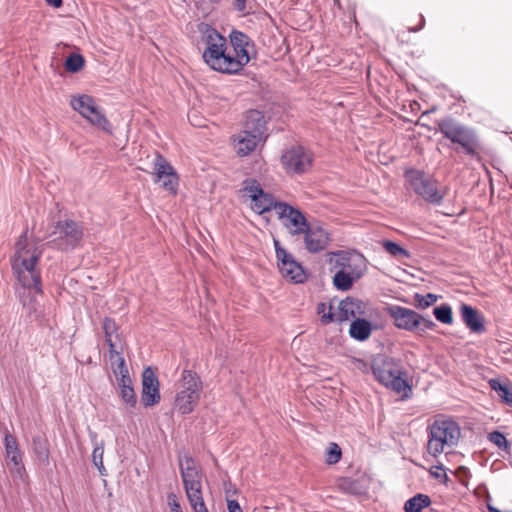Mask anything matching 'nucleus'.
I'll return each instance as SVG.
<instances>
[{"label": "nucleus", "mask_w": 512, "mask_h": 512, "mask_svg": "<svg viewBox=\"0 0 512 512\" xmlns=\"http://www.w3.org/2000/svg\"><path fill=\"white\" fill-rule=\"evenodd\" d=\"M325 462L328 465H334L338 463L342 457V450L340 446L335 442H330L325 451Z\"/></svg>", "instance_id": "nucleus-38"}, {"label": "nucleus", "mask_w": 512, "mask_h": 512, "mask_svg": "<svg viewBox=\"0 0 512 512\" xmlns=\"http://www.w3.org/2000/svg\"><path fill=\"white\" fill-rule=\"evenodd\" d=\"M362 304V301L356 298L346 297L339 303V315L338 318H336V321L343 322L351 318H357V315L364 313Z\"/></svg>", "instance_id": "nucleus-21"}, {"label": "nucleus", "mask_w": 512, "mask_h": 512, "mask_svg": "<svg viewBox=\"0 0 512 512\" xmlns=\"http://www.w3.org/2000/svg\"><path fill=\"white\" fill-rule=\"evenodd\" d=\"M195 46L203 62L213 71L225 74L227 39L214 26L201 22L197 25Z\"/></svg>", "instance_id": "nucleus-2"}, {"label": "nucleus", "mask_w": 512, "mask_h": 512, "mask_svg": "<svg viewBox=\"0 0 512 512\" xmlns=\"http://www.w3.org/2000/svg\"><path fill=\"white\" fill-rule=\"evenodd\" d=\"M234 7L239 12L244 11L246 8V0H234Z\"/></svg>", "instance_id": "nucleus-50"}, {"label": "nucleus", "mask_w": 512, "mask_h": 512, "mask_svg": "<svg viewBox=\"0 0 512 512\" xmlns=\"http://www.w3.org/2000/svg\"><path fill=\"white\" fill-rule=\"evenodd\" d=\"M169 505L171 507V512H183L174 494L169 495Z\"/></svg>", "instance_id": "nucleus-48"}, {"label": "nucleus", "mask_w": 512, "mask_h": 512, "mask_svg": "<svg viewBox=\"0 0 512 512\" xmlns=\"http://www.w3.org/2000/svg\"><path fill=\"white\" fill-rule=\"evenodd\" d=\"M406 178L416 195L427 203L439 206L442 204L446 191L439 189L438 181L424 171L412 169L406 173Z\"/></svg>", "instance_id": "nucleus-7"}, {"label": "nucleus", "mask_w": 512, "mask_h": 512, "mask_svg": "<svg viewBox=\"0 0 512 512\" xmlns=\"http://www.w3.org/2000/svg\"><path fill=\"white\" fill-rule=\"evenodd\" d=\"M357 483L354 480H351L349 478L343 479L341 483L342 488L352 489V486L356 485Z\"/></svg>", "instance_id": "nucleus-51"}, {"label": "nucleus", "mask_w": 512, "mask_h": 512, "mask_svg": "<svg viewBox=\"0 0 512 512\" xmlns=\"http://www.w3.org/2000/svg\"><path fill=\"white\" fill-rule=\"evenodd\" d=\"M302 235L306 250L313 254L325 250L330 242V234L318 224H311Z\"/></svg>", "instance_id": "nucleus-18"}, {"label": "nucleus", "mask_w": 512, "mask_h": 512, "mask_svg": "<svg viewBox=\"0 0 512 512\" xmlns=\"http://www.w3.org/2000/svg\"><path fill=\"white\" fill-rule=\"evenodd\" d=\"M89 436L91 438V441L95 444L94 449L92 451V462L98 469L99 474L101 476H106L107 471L103 465L104 442H98L97 434L93 431H89Z\"/></svg>", "instance_id": "nucleus-27"}, {"label": "nucleus", "mask_w": 512, "mask_h": 512, "mask_svg": "<svg viewBox=\"0 0 512 512\" xmlns=\"http://www.w3.org/2000/svg\"><path fill=\"white\" fill-rule=\"evenodd\" d=\"M420 19H421V22H420L419 27L411 28L410 29L411 32H418V31H420L424 27V25H425V18H424V16L420 15Z\"/></svg>", "instance_id": "nucleus-53"}, {"label": "nucleus", "mask_w": 512, "mask_h": 512, "mask_svg": "<svg viewBox=\"0 0 512 512\" xmlns=\"http://www.w3.org/2000/svg\"><path fill=\"white\" fill-rule=\"evenodd\" d=\"M117 382L119 387L132 386V379L128 373L118 374Z\"/></svg>", "instance_id": "nucleus-46"}, {"label": "nucleus", "mask_w": 512, "mask_h": 512, "mask_svg": "<svg viewBox=\"0 0 512 512\" xmlns=\"http://www.w3.org/2000/svg\"><path fill=\"white\" fill-rule=\"evenodd\" d=\"M435 123V131L440 132L452 144L458 145L463 153L468 156H475L478 153L479 137L473 128L451 116L438 119Z\"/></svg>", "instance_id": "nucleus-3"}, {"label": "nucleus", "mask_w": 512, "mask_h": 512, "mask_svg": "<svg viewBox=\"0 0 512 512\" xmlns=\"http://www.w3.org/2000/svg\"><path fill=\"white\" fill-rule=\"evenodd\" d=\"M487 439L493 443L495 446H497L500 450L508 451L510 448L509 442L504 435V433L500 431H492L488 433Z\"/></svg>", "instance_id": "nucleus-39"}, {"label": "nucleus", "mask_w": 512, "mask_h": 512, "mask_svg": "<svg viewBox=\"0 0 512 512\" xmlns=\"http://www.w3.org/2000/svg\"><path fill=\"white\" fill-rule=\"evenodd\" d=\"M431 475L434 477V478H440V473L438 471H434L431 469L430 471Z\"/></svg>", "instance_id": "nucleus-55"}, {"label": "nucleus", "mask_w": 512, "mask_h": 512, "mask_svg": "<svg viewBox=\"0 0 512 512\" xmlns=\"http://www.w3.org/2000/svg\"><path fill=\"white\" fill-rule=\"evenodd\" d=\"M267 121L264 114L259 110H249L245 117V129L247 133L264 135L266 132Z\"/></svg>", "instance_id": "nucleus-22"}, {"label": "nucleus", "mask_w": 512, "mask_h": 512, "mask_svg": "<svg viewBox=\"0 0 512 512\" xmlns=\"http://www.w3.org/2000/svg\"><path fill=\"white\" fill-rule=\"evenodd\" d=\"M373 324L365 318H355L349 328V335L352 339L363 342L369 339L373 331Z\"/></svg>", "instance_id": "nucleus-24"}, {"label": "nucleus", "mask_w": 512, "mask_h": 512, "mask_svg": "<svg viewBox=\"0 0 512 512\" xmlns=\"http://www.w3.org/2000/svg\"><path fill=\"white\" fill-rule=\"evenodd\" d=\"M122 401L129 407L134 408L137 404V396L132 386L119 387Z\"/></svg>", "instance_id": "nucleus-41"}, {"label": "nucleus", "mask_w": 512, "mask_h": 512, "mask_svg": "<svg viewBox=\"0 0 512 512\" xmlns=\"http://www.w3.org/2000/svg\"><path fill=\"white\" fill-rule=\"evenodd\" d=\"M460 312L462 321L471 332L477 334L485 332L484 317L476 308L468 304H462Z\"/></svg>", "instance_id": "nucleus-20"}, {"label": "nucleus", "mask_w": 512, "mask_h": 512, "mask_svg": "<svg viewBox=\"0 0 512 512\" xmlns=\"http://www.w3.org/2000/svg\"><path fill=\"white\" fill-rule=\"evenodd\" d=\"M278 211L279 219L284 220V226L290 230L291 235H302L311 225L305 214L298 208L284 202Z\"/></svg>", "instance_id": "nucleus-14"}, {"label": "nucleus", "mask_w": 512, "mask_h": 512, "mask_svg": "<svg viewBox=\"0 0 512 512\" xmlns=\"http://www.w3.org/2000/svg\"><path fill=\"white\" fill-rule=\"evenodd\" d=\"M330 271H343L345 273L363 276L366 271V259L358 251L339 250L331 253L329 258Z\"/></svg>", "instance_id": "nucleus-11"}, {"label": "nucleus", "mask_w": 512, "mask_h": 512, "mask_svg": "<svg viewBox=\"0 0 512 512\" xmlns=\"http://www.w3.org/2000/svg\"><path fill=\"white\" fill-rule=\"evenodd\" d=\"M242 191L252 200H256L257 197H261L265 191L261 184L255 178H246L242 182Z\"/></svg>", "instance_id": "nucleus-34"}, {"label": "nucleus", "mask_w": 512, "mask_h": 512, "mask_svg": "<svg viewBox=\"0 0 512 512\" xmlns=\"http://www.w3.org/2000/svg\"><path fill=\"white\" fill-rule=\"evenodd\" d=\"M110 361L113 366V372L116 376H118V374L129 372L125 363V359L119 351H117V354H114L113 360Z\"/></svg>", "instance_id": "nucleus-42"}, {"label": "nucleus", "mask_w": 512, "mask_h": 512, "mask_svg": "<svg viewBox=\"0 0 512 512\" xmlns=\"http://www.w3.org/2000/svg\"><path fill=\"white\" fill-rule=\"evenodd\" d=\"M262 137L263 135L247 133L243 130L242 136L238 140L237 154L244 157L252 153L257 148Z\"/></svg>", "instance_id": "nucleus-25"}, {"label": "nucleus", "mask_w": 512, "mask_h": 512, "mask_svg": "<svg viewBox=\"0 0 512 512\" xmlns=\"http://www.w3.org/2000/svg\"><path fill=\"white\" fill-rule=\"evenodd\" d=\"M180 473L184 488H202V471L191 456H184L180 459Z\"/></svg>", "instance_id": "nucleus-19"}, {"label": "nucleus", "mask_w": 512, "mask_h": 512, "mask_svg": "<svg viewBox=\"0 0 512 512\" xmlns=\"http://www.w3.org/2000/svg\"><path fill=\"white\" fill-rule=\"evenodd\" d=\"M221 0H200L196 6L197 9L202 12L203 15H209L217 5H219Z\"/></svg>", "instance_id": "nucleus-44"}, {"label": "nucleus", "mask_w": 512, "mask_h": 512, "mask_svg": "<svg viewBox=\"0 0 512 512\" xmlns=\"http://www.w3.org/2000/svg\"><path fill=\"white\" fill-rule=\"evenodd\" d=\"M153 163L155 181L161 182L164 189L176 194L179 178L173 166L160 153H156Z\"/></svg>", "instance_id": "nucleus-16"}, {"label": "nucleus", "mask_w": 512, "mask_h": 512, "mask_svg": "<svg viewBox=\"0 0 512 512\" xmlns=\"http://www.w3.org/2000/svg\"><path fill=\"white\" fill-rule=\"evenodd\" d=\"M228 512H243L237 500L227 499Z\"/></svg>", "instance_id": "nucleus-47"}, {"label": "nucleus", "mask_w": 512, "mask_h": 512, "mask_svg": "<svg viewBox=\"0 0 512 512\" xmlns=\"http://www.w3.org/2000/svg\"><path fill=\"white\" fill-rule=\"evenodd\" d=\"M85 65L84 57L79 53H71L64 62L65 70L69 73L79 72Z\"/></svg>", "instance_id": "nucleus-35"}, {"label": "nucleus", "mask_w": 512, "mask_h": 512, "mask_svg": "<svg viewBox=\"0 0 512 512\" xmlns=\"http://www.w3.org/2000/svg\"><path fill=\"white\" fill-rule=\"evenodd\" d=\"M333 273L332 283L339 291H348L352 288L353 284L362 276H355L343 271H330Z\"/></svg>", "instance_id": "nucleus-30"}, {"label": "nucleus", "mask_w": 512, "mask_h": 512, "mask_svg": "<svg viewBox=\"0 0 512 512\" xmlns=\"http://www.w3.org/2000/svg\"><path fill=\"white\" fill-rule=\"evenodd\" d=\"M103 331L105 342L109 347V359L113 360L114 354H117L116 344L112 340V336L117 334V325L114 319L105 317L103 320Z\"/></svg>", "instance_id": "nucleus-31"}, {"label": "nucleus", "mask_w": 512, "mask_h": 512, "mask_svg": "<svg viewBox=\"0 0 512 512\" xmlns=\"http://www.w3.org/2000/svg\"><path fill=\"white\" fill-rule=\"evenodd\" d=\"M433 314L435 318L443 323V324H452L453 323V314L452 308L448 304H442L433 309Z\"/></svg>", "instance_id": "nucleus-37"}, {"label": "nucleus", "mask_w": 512, "mask_h": 512, "mask_svg": "<svg viewBox=\"0 0 512 512\" xmlns=\"http://www.w3.org/2000/svg\"><path fill=\"white\" fill-rule=\"evenodd\" d=\"M371 372L374 378L383 386L396 393L406 389L411 390L406 379L404 368L399 360L384 354H377L371 361Z\"/></svg>", "instance_id": "nucleus-4"}, {"label": "nucleus", "mask_w": 512, "mask_h": 512, "mask_svg": "<svg viewBox=\"0 0 512 512\" xmlns=\"http://www.w3.org/2000/svg\"><path fill=\"white\" fill-rule=\"evenodd\" d=\"M182 388L176 395L175 408L182 415L190 414L200 399L202 382L197 373L191 370L182 372Z\"/></svg>", "instance_id": "nucleus-9"}, {"label": "nucleus", "mask_w": 512, "mask_h": 512, "mask_svg": "<svg viewBox=\"0 0 512 512\" xmlns=\"http://www.w3.org/2000/svg\"><path fill=\"white\" fill-rule=\"evenodd\" d=\"M432 469L441 470V471H444V470H445V469H444V466H443V464H442V463H438L437 465H434V466L432 467Z\"/></svg>", "instance_id": "nucleus-54"}, {"label": "nucleus", "mask_w": 512, "mask_h": 512, "mask_svg": "<svg viewBox=\"0 0 512 512\" xmlns=\"http://www.w3.org/2000/svg\"><path fill=\"white\" fill-rule=\"evenodd\" d=\"M32 450L40 463H49V443L48 440L40 435L32 438Z\"/></svg>", "instance_id": "nucleus-29"}, {"label": "nucleus", "mask_w": 512, "mask_h": 512, "mask_svg": "<svg viewBox=\"0 0 512 512\" xmlns=\"http://www.w3.org/2000/svg\"><path fill=\"white\" fill-rule=\"evenodd\" d=\"M355 367L363 373H368L371 370V363L363 359H354Z\"/></svg>", "instance_id": "nucleus-45"}, {"label": "nucleus", "mask_w": 512, "mask_h": 512, "mask_svg": "<svg viewBox=\"0 0 512 512\" xmlns=\"http://www.w3.org/2000/svg\"><path fill=\"white\" fill-rule=\"evenodd\" d=\"M280 161L288 173L301 175L311 168L313 156L302 145H293L283 152Z\"/></svg>", "instance_id": "nucleus-12"}, {"label": "nucleus", "mask_w": 512, "mask_h": 512, "mask_svg": "<svg viewBox=\"0 0 512 512\" xmlns=\"http://www.w3.org/2000/svg\"><path fill=\"white\" fill-rule=\"evenodd\" d=\"M317 313L322 314L321 322L322 324H328L336 321L335 314L332 312V305H329L328 313H325L326 304L324 302H320L317 304Z\"/></svg>", "instance_id": "nucleus-43"}, {"label": "nucleus", "mask_w": 512, "mask_h": 512, "mask_svg": "<svg viewBox=\"0 0 512 512\" xmlns=\"http://www.w3.org/2000/svg\"><path fill=\"white\" fill-rule=\"evenodd\" d=\"M72 108L79 112L90 123L100 128L108 124L106 117L99 111L94 99L89 95L73 97L70 101Z\"/></svg>", "instance_id": "nucleus-15"}, {"label": "nucleus", "mask_w": 512, "mask_h": 512, "mask_svg": "<svg viewBox=\"0 0 512 512\" xmlns=\"http://www.w3.org/2000/svg\"><path fill=\"white\" fill-rule=\"evenodd\" d=\"M4 446L7 459L13 465H18L19 462L22 461V454L17 439L7 432L4 437Z\"/></svg>", "instance_id": "nucleus-28"}, {"label": "nucleus", "mask_w": 512, "mask_h": 512, "mask_svg": "<svg viewBox=\"0 0 512 512\" xmlns=\"http://www.w3.org/2000/svg\"><path fill=\"white\" fill-rule=\"evenodd\" d=\"M54 238L50 241L53 247L60 251H71L80 246L84 230L83 226L71 219L59 220L51 233Z\"/></svg>", "instance_id": "nucleus-10"}, {"label": "nucleus", "mask_w": 512, "mask_h": 512, "mask_svg": "<svg viewBox=\"0 0 512 512\" xmlns=\"http://www.w3.org/2000/svg\"><path fill=\"white\" fill-rule=\"evenodd\" d=\"M274 246L278 267L282 276L296 284L303 283L306 280V274L302 265L286 249L281 247L278 240H274Z\"/></svg>", "instance_id": "nucleus-13"}, {"label": "nucleus", "mask_w": 512, "mask_h": 512, "mask_svg": "<svg viewBox=\"0 0 512 512\" xmlns=\"http://www.w3.org/2000/svg\"><path fill=\"white\" fill-rule=\"evenodd\" d=\"M13 466H14V468L11 471L13 476H17L20 479H22L23 476L25 475V467H24L22 461H20L18 465H13Z\"/></svg>", "instance_id": "nucleus-49"}, {"label": "nucleus", "mask_w": 512, "mask_h": 512, "mask_svg": "<svg viewBox=\"0 0 512 512\" xmlns=\"http://www.w3.org/2000/svg\"><path fill=\"white\" fill-rule=\"evenodd\" d=\"M231 50L226 48L225 74H239L249 63L250 50L254 48L251 38L242 31L233 29L229 34Z\"/></svg>", "instance_id": "nucleus-6"}, {"label": "nucleus", "mask_w": 512, "mask_h": 512, "mask_svg": "<svg viewBox=\"0 0 512 512\" xmlns=\"http://www.w3.org/2000/svg\"><path fill=\"white\" fill-rule=\"evenodd\" d=\"M382 246L385 249V251L393 257H398V258H409L410 257V252L394 241L384 240L382 242Z\"/></svg>", "instance_id": "nucleus-36"}, {"label": "nucleus", "mask_w": 512, "mask_h": 512, "mask_svg": "<svg viewBox=\"0 0 512 512\" xmlns=\"http://www.w3.org/2000/svg\"><path fill=\"white\" fill-rule=\"evenodd\" d=\"M41 252L36 248L27 246L26 233H23L16 243L15 254L12 259V270L22 287L34 289L38 294L43 292L41 273L36 268Z\"/></svg>", "instance_id": "nucleus-1"}, {"label": "nucleus", "mask_w": 512, "mask_h": 512, "mask_svg": "<svg viewBox=\"0 0 512 512\" xmlns=\"http://www.w3.org/2000/svg\"><path fill=\"white\" fill-rule=\"evenodd\" d=\"M185 491L194 512H208L203 499L202 488H188Z\"/></svg>", "instance_id": "nucleus-33"}, {"label": "nucleus", "mask_w": 512, "mask_h": 512, "mask_svg": "<svg viewBox=\"0 0 512 512\" xmlns=\"http://www.w3.org/2000/svg\"><path fill=\"white\" fill-rule=\"evenodd\" d=\"M488 385L505 405L512 407V382L509 379L491 378Z\"/></svg>", "instance_id": "nucleus-23"}, {"label": "nucleus", "mask_w": 512, "mask_h": 512, "mask_svg": "<svg viewBox=\"0 0 512 512\" xmlns=\"http://www.w3.org/2000/svg\"><path fill=\"white\" fill-rule=\"evenodd\" d=\"M461 432L460 427L452 419H436L428 426L427 451L437 458L446 449H452L458 444Z\"/></svg>", "instance_id": "nucleus-5"}, {"label": "nucleus", "mask_w": 512, "mask_h": 512, "mask_svg": "<svg viewBox=\"0 0 512 512\" xmlns=\"http://www.w3.org/2000/svg\"><path fill=\"white\" fill-rule=\"evenodd\" d=\"M386 310L398 329L409 332H426L428 330H433L436 327L433 320L425 318L416 311L407 307L391 305L388 306Z\"/></svg>", "instance_id": "nucleus-8"}, {"label": "nucleus", "mask_w": 512, "mask_h": 512, "mask_svg": "<svg viewBox=\"0 0 512 512\" xmlns=\"http://www.w3.org/2000/svg\"><path fill=\"white\" fill-rule=\"evenodd\" d=\"M283 203L284 202L276 201L272 194L265 192L261 197H257L256 200H252L251 208L257 214H263L273 209L278 212L281 208L279 205Z\"/></svg>", "instance_id": "nucleus-26"}, {"label": "nucleus", "mask_w": 512, "mask_h": 512, "mask_svg": "<svg viewBox=\"0 0 512 512\" xmlns=\"http://www.w3.org/2000/svg\"><path fill=\"white\" fill-rule=\"evenodd\" d=\"M431 504V499L428 495L418 493L409 498L404 503L405 512H422V510Z\"/></svg>", "instance_id": "nucleus-32"}, {"label": "nucleus", "mask_w": 512, "mask_h": 512, "mask_svg": "<svg viewBox=\"0 0 512 512\" xmlns=\"http://www.w3.org/2000/svg\"><path fill=\"white\" fill-rule=\"evenodd\" d=\"M45 1L48 5L52 6L53 8H59L63 4V0H45Z\"/></svg>", "instance_id": "nucleus-52"}, {"label": "nucleus", "mask_w": 512, "mask_h": 512, "mask_svg": "<svg viewBox=\"0 0 512 512\" xmlns=\"http://www.w3.org/2000/svg\"><path fill=\"white\" fill-rule=\"evenodd\" d=\"M438 299V296L433 293H427L426 295H421L416 293L414 295L415 306L420 309H426L432 306Z\"/></svg>", "instance_id": "nucleus-40"}, {"label": "nucleus", "mask_w": 512, "mask_h": 512, "mask_svg": "<svg viewBox=\"0 0 512 512\" xmlns=\"http://www.w3.org/2000/svg\"><path fill=\"white\" fill-rule=\"evenodd\" d=\"M159 380L151 367H146L142 373L141 401L144 407H152L159 403Z\"/></svg>", "instance_id": "nucleus-17"}]
</instances>
